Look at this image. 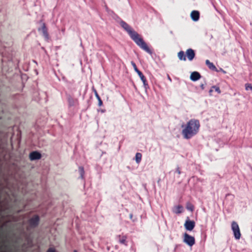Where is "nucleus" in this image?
I'll list each match as a JSON object with an SVG mask.
<instances>
[{"instance_id":"nucleus-1","label":"nucleus","mask_w":252,"mask_h":252,"mask_svg":"<svg viewBox=\"0 0 252 252\" xmlns=\"http://www.w3.org/2000/svg\"><path fill=\"white\" fill-rule=\"evenodd\" d=\"M120 24L121 26L127 32L130 38L138 46L148 53L150 54L152 53L151 50L141 36L136 32L133 30L130 26L124 21H122L120 23Z\"/></svg>"},{"instance_id":"nucleus-2","label":"nucleus","mask_w":252,"mask_h":252,"mask_svg":"<svg viewBox=\"0 0 252 252\" xmlns=\"http://www.w3.org/2000/svg\"><path fill=\"white\" fill-rule=\"evenodd\" d=\"M200 124L199 121L192 119H190L186 124L182 125V134L183 137L186 139H189L195 136L199 132Z\"/></svg>"},{"instance_id":"nucleus-3","label":"nucleus","mask_w":252,"mask_h":252,"mask_svg":"<svg viewBox=\"0 0 252 252\" xmlns=\"http://www.w3.org/2000/svg\"><path fill=\"white\" fill-rule=\"evenodd\" d=\"M231 229L233 232L234 237L236 239H239L241 237V233L238 223L233 221L231 223Z\"/></svg>"},{"instance_id":"nucleus-4","label":"nucleus","mask_w":252,"mask_h":252,"mask_svg":"<svg viewBox=\"0 0 252 252\" xmlns=\"http://www.w3.org/2000/svg\"><path fill=\"white\" fill-rule=\"evenodd\" d=\"M184 242L189 246H192L195 244V239L193 237L185 233L184 235Z\"/></svg>"},{"instance_id":"nucleus-5","label":"nucleus","mask_w":252,"mask_h":252,"mask_svg":"<svg viewBox=\"0 0 252 252\" xmlns=\"http://www.w3.org/2000/svg\"><path fill=\"white\" fill-rule=\"evenodd\" d=\"M39 222V218L38 216L35 215L28 220V223L30 227L34 228L36 227Z\"/></svg>"},{"instance_id":"nucleus-6","label":"nucleus","mask_w":252,"mask_h":252,"mask_svg":"<svg viewBox=\"0 0 252 252\" xmlns=\"http://www.w3.org/2000/svg\"><path fill=\"white\" fill-rule=\"evenodd\" d=\"M195 223L193 220H188L186 221L184 226L187 230L191 231L195 227Z\"/></svg>"},{"instance_id":"nucleus-7","label":"nucleus","mask_w":252,"mask_h":252,"mask_svg":"<svg viewBox=\"0 0 252 252\" xmlns=\"http://www.w3.org/2000/svg\"><path fill=\"white\" fill-rule=\"evenodd\" d=\"M39 32L41 31L43 35L46 39L49 38V34L48 33V29L46 26V24L44 23H42V26L41 28L38 29Z\"/></svg>"},{"instance_id":"nucleus-8","label":"nucleus","mask_w":252,"mask_h":252,"mask_svg":"<svg viewBox=\"0 0 252 252\" xmlns=\"http://www.w3.org/2000/svg\"><path fill=\"white\" fill-rule=\"evenodd\" d=\"M186 54L187 57L189 61H192L195 56L194 51L191 48L187 50Z\"/></svg>"},{"instance_id":"nucleus-9","label":"nucleus","mask_w":252,"mask_h":252,"mask_svg":"<svg viewBox=\"0 0 252 252\" xmlns=\"http://www.w3.org/2000/svg\"><path fill=\"white\" fill-rule=\"evenodd\" d=\"M117 239L119 243L124 245L125 246L127 245V241H126L127 236L126 235L123 234L119 235L117 236Z\"/></svg>"},{"instance_id":"nucleus-10","label":"nucleus","mask_w":252,"mask_h":252,"mask_svg":"<svg viewBox=\"0 0 252 252\" xmlns=\"http://www.w3.org/2000/svg\"><path fill=\"white\" fill-rule=\"evenodd\" d=\"M29 157L31 160H34L40 159L41 158V155L37 151H33L30 154Z\"/></svg>"},{"instance_id":"nucleus-11","label":"nucleus","mask_w":252,"mask_h":252,"mask_svg":"<svg viewBox=\"0 0 252 252\" xmlns=\"http://www.w3.org/2000/svg\"><path fill=\"white\" fill-rule=\"evenodd\" d=\"M201 78V75L198 72L194 71L191 73L190 79L193 81H196Z\"/></svg>"},{"instance_id":"nucleus-12","label":"nucleus","mask_w":252,"mask_h":252,"mask_svg":"<svg viewBox=\"0 0 252 252\" xmlns=\"http://www.w3.org/2000/svg\"><path fill=\"white\" fill-rule=\"evenodd\" d=\"M67 101L70 107L73 106L78 103L77 99L74 98L70 95L68 96Z\"/></svg>"},{"instance_id":"nucleus-13","label":"nucleus","mask_w":252,"mask_h":252,"mask_svg":"<svg viewBox=\"0 0 252 252\" xmlns=\"http://www.w3.org/2000/svg\"><path fill=\"white\" fill-rule=\"evenodd\" d=\"M190 16L193 21H197L199 18V12L198 11L193 10L191 12Z\"/></svg>"},{"instance_id":"nucleus-14","label":"nucleus","mask_w":252,"mask_h":252,"mask_svg":"<svg viewBox=\"0 0 252 252\" xmlns=\"http://www.w3.org/2000/svg\"><path fill=\"white\" fill-rule=\"evenodd\" d=\"M205 63L210 69L217 72L218 71L215 65L213 64V63L210 62L209 60H206Z\"/></svg>"},{"instance_id":"nucleus-15","label":"nucleus","mask_w":252,"mask_h":252,"mask_svg":"<svg viewBox=\"0 0 252 252\" xmlns=\"http://www.w3.org/2000/svg\"><path fill=\"white\" fill-rule=\"evenodd\" d=\"M178 57L181 61H186V56L185 55V53L183 51H180L178 53Z\"/></svg>"},{"instance_id":"nucleus-16","label":"nucleus","mask_w":252,"mask_h":252,"mask_svg":"<svg viewBox=\"0 0 252 252\" xmlns=\"http://www.w3.org/2000/svg\"><path fill=\"white\" fill-rule=\"evenodd\" d=\"M138 75L140 78L141 80H142V81L143 82L144 85L145 86L148 85L146 78L145 77V76L143 74V73L141 72L140 74H138Z\"/></svg>"},{"instance_id":"nucleus-17","label":"nucleus","mask_w":252,"mask_h":252,"mask_svg":"<svg viewBox=\"0 0 252 252\" xmlns=\"http://www.w3.org/2000/svg\"><path fill=\"white\" fill-rule=\"evenodd\" d=\"M142 159V154L140 153H137L135 155V160L137 163H139Z\"/></svg>"},{"instance_id":"nucleus-18","label":"nucleus","mask_w":252,"mask_h":252,"mask_svg":"<svg viewBox=\"0 0 252 252\" xmlns=\"http://www.w3.org/2000/svg\"><path fill=\"white\" fill-rule=\"evenodd\" d=\"M94 94H95V97H96V98L98 100V105L99 106H101L102 104V101L101 100L99 95H98L97 91L95 90H94Z\"/></svg>"},{"instance_id":"nucleus-19","label":"nucleus","mask_w":252,"mask_h":252,"mask_svg":"<svg viewBox=\"0 0 252 252\" xmlns=\"http://www.w3.org/2000/svg\"><path fill=\"white\" fill-rule=\"evenodd\" d=\"M78 169L79 172L80 173V177L82 179H83L85 174L84 168L82 166H80L79 167Z\"/></svg>"},{"instance_id":"nucleus-20","label":"nucleus","mask_w":252,"mask_h":252,"mask_svg":"<svg viewBox=\"0 0 252 252\" xmlns=\"http://www.w3.org/2000/svg\"><path fill=\"white\" fill-rule=\"evenodd\" d=\"M214 89L216 92H218V94H220L221 93L220 88L216 86H214L212 87L211 89L209 91L210 93L213 92Z\"/></svg>"},{"instance_id":"nucleus-21","label":"nucleus","mask_w":252,"mask_h":252,"mask_svg":"<svg viewBox=\"0 0 252 252\" xmlns=\"http://www.w3.org/2000/svg\"><path fill=\"white\" fill-rule=\"evenodd\" d=\"M186 208L188 210H189L191 212H192L194 210L193 205L190 203H187Z\"/></svg>"},{"instance_id":"nucleus-22","label":"nucleus","mask_w":252,"mask_h":252,"mask_svg":"<svg viewBox=\"0 0 252 252\" xmlns=\"http://www.w3.org/2000/svg\"><path fill=\"white\" fill-rule=\"evenodd\" d=\"M176 211L175 212L176 213L179 214L182 212V207L180 205L177 206L176 207Z\"/></svg>"},{"instance_id":"nucleus-23","label":"nucleus","mask_w":252,"mask_h":252,"mask_svg":"<svg viewBox=\"0 0 252 252\" xmlns=\"http://www.w3.org/2000/svg\"><path fill=\"white\" fill-rule=\"evenodd\" d=\"M245 89L247 91L251 90L252 91V86L251 84L247 83L245 84Z\"/></svg>"},{"instance_id":"nucleus-24","label":"nucleus","mask_w":252,"mask_h":252,"mask_svg":"<svg viewBox=\"0 0 252 252\" xmlns=\"http://www.w3.org/2000/svg\"><path fill=\"white\" fill-rule=\"evenodd\" d=\"M46 252H57L55 249L54 248H50L48 249Z\"/></svg>"},{"instance_id":"nucleus-25","label":"nucleus","mask_w":252,"mask_h":252,"mask_svg":"<svg viewBox=\"0 0 252 252\" xmlns=\"http://www.w3.org/2000/svg\"><path fill=\"white\" fill-rule=\"evenodd\" d=\"M131 64L132 65V66L133 67V68H134V70H136V69H138L137 66H136V65L135 63L134 62L131 61Z\"/></svg>"},{"instance_id":"nucleus-26","label":"nucleus","mask_w":252,"mask_h":252,"mask_svg":"<svg viewBox=\"0 0 252 252\" xmlns=\"http://www.w3.org/2000/svg\"><path fill=\"white\" fill-rule=\"evenodd\" d=\"M176 171H177V172L179 174H181V171H180V168H178L176 169Z\"/></svg>"},{"instance_id":"nucleus-27","label":"nucleus","mask_w":252,"mask_h":252,"mask_svg":"<svg viewBox=\"0 0 252 252\" xmlns=\"http://www.w3.org/2000/svg\"><path fill=\"white\" fill-rule=\"evenodd\" d=\"M135 71L137 73L138 75L140 74L141 72H142L139 70H138V69H136V70H135Z\"/></svg>"},{"instance_id":"nucleus-28","label":"nucleus","mask_w":252,"mask_h":252,"mask_svg":"<svg viewBox=\"0 0 252 252\" xmlns=\"http://www.w3.org/2000/svg\"><path fill=\"white\" fill-rule=\"evenodd\" d=\"M168 79L170 81H171V79L169 75H168Z\"/></svg>"},{"instance_id":"nucleus-29","label":"nucleus","mask_w":252,"mask_h":252,"mask_svg":"<svg viewBox=\"0 0 252 252\" xmlns=\"http://www.w3.org/2000/svg\"><path fill=\"white\" fill-rule=\"evenodd\" d=\"M73 252H77L76 250H74Z\"/></svg>"}]
</instances>
